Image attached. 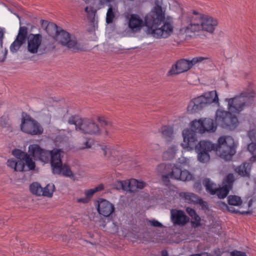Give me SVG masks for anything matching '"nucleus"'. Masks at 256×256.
<instances>
[{
  "instance_id": "53",
  "label": "nucleus",
  "mask_w": 256,
  "mask_h": 256,
  "mask_svg": "<svg viewBox=\"0 0 256 256\" xmlns=\"http://www.w3.org/2000/svg\"><path fill=\"white\" fill-rule=\"evenodd\" d=\"M240 213L242 214H248V212H247V211H242V212H240Z\"/></svg>"
},
{
  "instance_id": "31",
  "label": "nucleus",
  "mask_w": 256,
  "mask_h": 256,
  "mask_svg": "<svg viewBox=\"0 0 256 256\" xmlns=\"http://www.w3.org/2000/svg\"><path fill=\"white\" fill-rule=\"evenodd\" d=\"M30 192L34 194L41 196L42 194V187L38 182H33L31 184L30 186Z\"/></svg>"
},
{
  "instance_id": "12",
  "label": "nucleus",
  "mask_w": 256,
  "mask_h": 256,
  "mask_svg": "<svg viewBox=\"0 0 256 256\" xmlns=\"http://www.w3.org/2000/svg\"><path fill=\"white\" fill-rule=\"evenodd\" d=\"M215 120L216 124L222 127L228 128L230 130H234L238 124L237 117L222 108L218 109L215 115Z\"/></svg>"
},
{
  "instance_id": "47",
  "label": "nucleus",
  "mask_w": 256,
  "mask_h": 256,
  "mask_svg": "<svg viewBox=\"0 0 256 256\" xmlns=\"http://www.w3.org/2000/svg\"><path fill=\"white\" fill-rule=\"evenodd\" d=\"M4 28H0V41L2 42L4 38Z\"/></svg>"
},
{
  "instance_id": "5",
  "label": "nucleus",
  "mask_w": 256,
  "mask_h": 256,
  "mask_svg": "<svg viewBox=\"0 0 256 256\" xmlns=\"http://www.w3.org/2000/svg\"><path fill=\"white\" fill-rule=\"evenodd\" d=\"M26 40L27 50L30 53L36 54L40 51L42 36L39 34H30L28 35V28L23 26L20 27L18 34L10 46V52L12 53L16 52Z\"/></svg>"
},
{
  "instance_id": "16",
  "label": "nucleus",
  "mask_w": 256,
  "mask_h": 256,
  "mask_svg": "<svg viewBox=\"0 0 256 256\" xmlns=\"http://www.w3.org/2000/svg\"><path fill=\"white\" fill-rule=\"evenodd\" d=\"M65 47L73 52H80L86 50L84 46L78 42L75 36L65 32Z\"/></svg>"
},
{
  "instance_id": "33",
  "label": "nucleus",
  "mask_w": 256,
  "mask_h": 256,
  "mask_svg": "<svg viewBox=\"0 0 256 256\" xmlns=\"http://www.w3.org/2000/svg\"><path fill=\"white\" fill-rule=\"evenodd\" d=\"M103 188L104 185L102 184H100L94 188L86 190H85L84 192L86 196L87 197L89 200H90V198H92V196L95 192L100 191L103 190Z\"/></svg>"
},
{
  "instance_id": "7",
  "label": "nucleus",
  "mask_w": 256,
  "mask_h": 256,
  "mask_svg": "<svg viewBox=\"0 0 256 256\" xmlns=\"http://www.w3.org/2000/svg\"><path fill=\"white\" fill-rule=\"evenodd\" d=\"M213 102L220 106L219 99L216 90L206 92L203 95L192 99L188 105L187 110L190 113H194L202 108L207 104Z\"/></svg>"
},
{
  "instance_id": "29",
  "label": "nucleus",
  "mask_w": 256,
  "mask_h": 256,
  "mask_svg": "<svg viewBox=\"0 0 256 256\" xmlns=\"http://www.w3.org/2000/svg\"><path fill=\"white\" fill-rule=\"evenodd\" d=\"M180 196L188 203H194L198 202V199L194 194L190 192H182Z\"/></svg>"
},
{
  "instance_id": "26",
  "label": "nucleus",
  "mask_w": 256,
  "mask_h": 256,
  "mask_svg": "<svg viewBox=\"0 0 256 256\" xmlns=\"http://www.w3.org/2000/svg\"><path fill=\"white\" fill-rule=\"evenodd\" d=\"M204 127V133L208 132H214L216 130V125L214 122L213 120L209 118H202Z\"/></svg>"
},
{
  "instance_id": "18",
  "label": "nucleus",
  "mask_w": 256,
  "mask_h": 256,
  "mask_svg": "<svg viewBox=\"0 0 256 256\" xmlns=\"http://www.w3.org/2000/svg\"><path fill=\"white\" fill-rule=\"evenodd\" d=\"M168 178L178 180L182 181H189L192 178V174L187 170H182V168L173 166L171 172L166 176Z\"/></svg>"
},
{
  "instance_id": "42",
  "label": "nucleus",
  "mask_w": 256,
  "mask_h": 256,
  "mask_svg": "<svg viewBox=\"0 0 256 256\" xmlns=\"http://www.w3.org/2000/svg\"><path fill=\"white\" fill-rule=\"evenodd\" d=\"M92 143L90 142V140L86 139V142L82 144H80L79 146V148L80 149H84L88 148L91 147Z\"/></svg>"
},
{
  "instance_id": "30",
  "label": "nucleus",
  "mask_w": 256,
  "mask_h": 256,
  "mask_svg": "<svg viewBox=\"0 0 256 256\" xmlns=\"http://www.w3.org/2000/svg\"><path fill=\"white\" fill-rule=\"evenodd\" d=\"M0 125L2 128H6L10 132H12L13 130L10 120L7 116H2L0 118Z\"/></svg>"
},
{
  "instance_id": "9",
  "label": "nucleus",
  "mask_w": 256,
  "mask_h": 256,
  "mask_svg": "<svg viewBox=\"0 0 256 256\" xmlns=\"http://www.w3.org/2000/svg\"><path fill=\"white\" fill-rule=\"evenodd\" d=\"M234 182V175L230 174L225 178L222 182V186L220 188H216V184H213L208 178H206L204 180L203 184L206 187L207 192L211 194H216L219 198H224L232 189Z\"/></svg>"
},
{
  "instance_id": "20",
  "label": "nucleus",
  "mask_w": 256,
  "mask_h": 256,
  "mask_svg": "<svg viewBox=\"0 0 256 256\" xmlns=\"http://www.w3.org/2000/svg\"><path fill=\"white\" fill-rule=\"evenodd\" d=\"M97 210L100 215L108 217L114 212V206L106 200L100 199L98 201Z\"/></svg>"
},
{
  "instance_id": "27",
  "label": "nucleus",
  "mask_w": 256,
  "mask_h": 256,
  "mask_svg": "<svg viewBox=\"0 0 256 256\" xmlns=\"http://www.w3.org/2000/svg\"><path fill=\"white\" fill-rule=\"evenodd\" d=\"M190 126L192 130L196 134V132H198L200 134L204 133V127L202 123V118L198 120H192L190 123ZM190 130V128H188Z\"/></svg>"
},
{
  "instance_id": "22",
  "label": "nucleus",
  "mask_w": 256,
  "mask_h": 256,
  "mask_svg": "<svg viewBox=\"0 0 256 256\" xmlns=\"http://www.w3.org/2000/svg\"><path fill=\"white\" fill-rule=\"evenodd\" d=\"M179 150L178 144H167V148L163 154V158L165 160H172L174 158Z\"/></svg>"
},
{
  "instance_id": "11",
  "label": "nucleus",
  "mask_w": 256,
  "mask_h": 256,
  "mask_svg": "<svg viewBox=\"0 0 256 256\" xmlns=\"http://www.w3.org/2000/svg\"><path fill=\"white\" fill-rule=\"evenodd\" d=\"M69 125L74 126L76 130L88 134H95L99 132V128L92 120L82 119L78 116L70 117L68 120Z\"/></svg>"
},
{
  "instance_id": "14",
  "label": "nucleus",
  "mask_w": 256,
  "mask_h": 256,
  "mask_svg": "<svg viewBox=\"0 0 256 256\" xmlns=\"http://www.w3.org/2000/svg\"><path fill=\"white\" fill-rule=\"evenodd\" d=\"M42 28H45L47 34L56 41L58 42L64 46V30L54 23L42 20H40Z\"/></svg>"
},
{
  "instance_id": "28",
  "label": "nucleus",
  "mask_w": 256,
  "mask_h": 256,
  "mask_svg": "<svg viewBox=\"0 0 256 256\" xmlns=\"http://www.w3.org/2000/svg\"><path fill=\"white\" fill-rule=\"evenodd\" d=\"M190 60L192 66L200 64H210L212 63L210 58L208 56H196L194 58Z\"/></svg>"
},
{
  "instance_id": "17",
  "label": "nucleus",
  "mask_w": 256,
  "mask_h": 256,
  "mask_svg": "<svg viewBox=\"0 0 256 256\" xmlns=\"http://www.w3.org/2000/svg\"><path fill=\"white\" fill-rule=\"evenodd\" d=\"M247 136L251 142L248 145V150L252 155L249 160L252 162H256V127H250L248 132Z\"/></svg>"
},
{
  "instance_id": "32",
  "label": "nucleus",
  "mask_w": 256,
  "mask_h": 256,
  "mask_svg": "<svg viewBox=\"0 0 256 256\" xmlns=\"http://www.w3.org/2000/svg\"><path fill=\"white\" fill-rule=\"evenodd\" d=\"M228 203L230 205L240 206L242 204V200L240 196H230L228 198Z\"/></svg>"
},
{
  "instance_id": "48",
  "label": "nucleus",
  "mask_w": 256,
  "mask_h": 256,
  "mask_svg": "<svg viewBox=\"0 0 256 256\" xmlns=\"http://www.w3.org/2000/svg\"><path fill=\"white\" fill-rule=\"evenodd\" d=\"M89 199L86 197V198H79L78 199V202H82V203H87L88 201H89Z\"/></svg>"
},
{
  "instance_id": "44",
  "label": "nucleus",
  "mask_w": 256,
  "mask_h": 256,
  "mask_svg": "<svg viewBox=\"0 0 256 256\" xmlns=\"http://www.w3.org/2000/svg\"><path fill=\"white\" fill-rule=\"evenodd\" d=\"M98 120L100 123L104 125H108L110 124V122L106 120V118L103 116L98 118Z\"/></svg>"
},
{
  "instance_id": "21",
  "label": "nucleus",
  "mask_w": 256,
  "mask_h": 256,
  "mask_svg": "<svg viewBox=\"0 0 256 256\" xmlns=\"http://www.w3.org/2000/svg\"><path fill=\"white\" fill-rule=\"evenodd\" d=\"M170 219L174 224L184 225L188 220L184 212L181 210L172 209L170 210Z\"/></svg>"
},
{
  "instance_id": "24",
  "label": "nucleus",
  "mask_w": 256,
  "mask_h": 256,
  "mask_svg": "<svg viewBox=\"0 0 256 256\" xmlns=\"http://www.w3.org/2000/svg\"><path fill=\"white\" fill-rule=\"evenodd\" d=\"M252 167V164L246 162H244L238 166L234 168V172L238 175L250 178V172Z\"/></svg>"
},
{
  "instance_id": "46",
  "label": "nucleus",
  "mask_w": 256,
  "mask_h": 256,
  "mask_svg": "<svg viewBox=\"0 0 256 256\" xmlns=\"http://www.w3.org/2000/svg\"><path fill=\"white\" fill-rule=\"evenodd\" d=\"M186 211L187 213L191 216V218H193L194 216L196 214L195 210L192 208H187Z\"/></svg>"
},
{
  "instance_id": "40",
  "label": "nucleus",
  "mask_w": 256,
  "mask_h": 256,
  "mask_svg": "<svg viewBox=\"0 0 256 256\" xmlns=\"http://www.w3.org/2000/svg\"><path fill=\"white\" fill-rule=\"evenodd\" d=\"M114 17V14L112 7L109 8L106 12V22L108 24H110L112 22Z\"/></svg>"
},
{
  "instance_id": "25",
  "label": "nucleus",
  "mask_w": 256,
  "mask_h": 256,
  "mask_svg": "<svg viewBox=\"0 0 256 256\" xmlns=\"http://www.w3.org/2000/svg\"><path fill=\"white\" fill-rule=\"evenodd\" d=\"M160 132L162 134V136L168 141L173 138L174 132L172 126H163L160 128Z\"/></svg>"
},
{
  "instance_id": "43",
  "label": "nucleus",
  "mask_w": 256,
  "mask_h": 256,
  "mask_svg": "<svg viewBox=\"0 0 256 256\" xmlns=\"http://www.w3.org/2000/svg\"><path fill=\"white\" fill-rule=\"evenodd\" d=\"M148 222L150 223V224L154 226V227H162L163 226L162 224L160 222H159L158 221L154 220V219H153V220H148Z\"/></svg>"
},
{
  "instance_id": "8",
  "label": "nucleus",
  "mask_w": 256,
  "mask_h": 256,
  "mask_svg": "<svg viewBox=\"0 0 256 256\" xmlns=\"http://www.w3.org/2000/svg\"><path fill=\"white\" fill-rule=\"evenodd\" d=\"M254 94L253 90H249L234 98H226L224 101L228 102L227 108L228 112L234 116L239 114L246 106L247 100L254 96Z\"/></svg>"
},
{
  "instance_id": "15",
  "label": "nucleus",
  "mask_w": 256,
  "mask_h": 256,
  "mask_svg": "<svg viewBox=\"0 0 256 256\" xmlns=\"http://www.w3.org/2000/svg\"><path fill=\"white\" fill-rule=\"evenodd\" d=\"M101 150L107 160L114 165L121 162L122 156L120 152L110 146H102Z\"/></svg>"
},
{
  "instance_id": "52",
  "label": "nucleus",
  "mask_w": 256,
  "mask_h": 256,
  "mask_svg": "<svg viewBox=\"0 0 256 256\" xmlns=\"http://www.w3.org/2000/svg\"><path fill=\"white\" fill-rule=\"evenodd\" d=\"M82 0L84 1V2H85L86 4H88V3L90 2L91 0Z\"/></svg>"
},
{
  "instance_id": "38",
  "label": "nucleus",
  "mask_w": 256,
  "mask_h": 256,
  "mask_svg": "<svg viewBox=\"0 0 256 256\" xmlns=\"http://www.w3.org/2000/svg\"><path fill=\"white\" fill-rule=\"evenodd\" d=\"M246 184L248 186H250L254 188V190L251 194V196L256 197V177L252 178V179H249L246 182Z\"/></svg>"
},
{
  "instance_id": "35",
  "label": "nucleus",
  "mask_w": 256,
  "mask_h": 256,
  "mask_svg": "<svg viewBox=\"0 0 256 256\" xmlns=\"http://www.w3.org/2000/svg\"><path fill=\"white\" fill-rule=\"evenodd\" d=\"M54 185H50V184H48L44 188H42V192H45L44 194H42L41 196H46L48 197H51L52 196V194L54 191Z\"/></svg>"
},
{
  "instance_id": "23",
  "label": "nucleus",
  "mask_w": 256,
  "mask_h": 256,
  "mask_svg": "<svg viewBox=\"0 0 256 256\" xmlns=\"http://www.w3.org/2000/svg\"><path fill=\"white\" fill-rule=\"evenodd\" d=\"M126 192H134L138 189L144 188L146 184L142 181H138L136 179L126 180Z\"/></svg>"
},
{
  "instance_id": "37",
  "label": "nucleus",
  "mask_w": 256,
  "mask_h": 256,
  "mask_svg": "<svg viewBox=\"0 0 256 256\" xmlns=\"http://www.w3.org/2000/svg\"><path fill=\"white\" fill-rule=\"evenodd\" d=\"M126 180H118L116 181L114 184V187L118 190H122L126 191L128 188L126 187Z\"/></svg>"
},
{
  "instance_id": "54",
  "label": "nucleus",
  "mask_w": 256,
  "mask_h": 256,
  "mask_svg": "<svg viewBox=\"0 0 256 256\" xmlns=\"http://www.w3.org/2000/svg\"><path fill=\"white\" fill-rule=\"evenodd\" d=\"M160 166L162 167V168H163L164 167V165L163 164H161Z\"/></svg>"
},
{
  "instance_id": "2",
  "label": "nucleus",
  "mask_w": 256,
  "mask_h": 256,
  "mask_svg": "<svg viewBox=\"0 0 256 256\" xmlns=\"http://www.w3.org/2000/svg\"><path fill=\"white\" fill-rule=\"evenodd\" d=\"M178 12L180 21V32L182 34L205 31L210 34L214 32L218 25V20L210 16L192 10L188 14H184L180 7Z\"/></svg>"
},
{
  "instance_id": "6",
  "label": "nucleus",
  "mask_w": 256,
  "mask_h": 256,
  "mask_svg": "<svg viewBox=\"0 0 256 256\" xmlns=\"http://www.w3.org/2000/svg\"><path fill=\"white\" fill-rule=\"evenodd\" d=\"M214 146L217 156L228 160L236 152L237 142L232 136H223L218 138L217 144H214Z\"/></svg>"
},
{
  "instance_id": "49",
  "label": "nucleus",
  "mask_w": 256,
  "mask_h": 256,
  "mask_svg": "<svg viewBox=\"0 0 256 256\" xmlns=\"http://www.w3.org/2000/svg\"><path fill=\"white\" fill-rule=\"evenodd\" d=\"M228 211L231 212H236V213L238 212V211H235V210H230V208L228 207Z\"/></svg>"
},
{
  "instance_id": "13",
  "label": "nucleus",
  "mask_w": 256,
  "mask_h": 256,
  "mask_svg": "<svg viewBox=\"0 0 256 256\" xmlns=\"http://www.w3.org/2000/svg\"><path fill=\"white\" fill-rule=\"evenodd\" d=\"M20 129L23 132L31 135H40L44 131L40 124L29 116L22 118Z\"/></svg>"
},
{
  "instance_id": "41",
  "label": "nucleus",
  "mask_w": 256,
  "mask_h": 256,
  "mask_svg": "<svg viewBox=\"0 0 256 256\" xmlns=\"http://www.w3.org/2000/svg\"><path fill=\"white\" fill-rule=\"evenodd\" d=\"M65 176H68L72 179L74 178V176L69 167L65 164Z\"/></svg>"
},
{
  "instance_id": "50",
  "label": "nucleus",
  "mask_w": 256,
  "mask_h": 256,
  "mask_svg": "<svg viewBox=\"0 0 256 256\" xmlns=\"http://www.w3.org/2000/svg\"><path fill=\"white\" fill-rule=\"evenodd\" d=\"M162 256H168V253L166 252H162Z\"/></svg>"
},
{
  "instance_id": "51",
  "label": "nucleus",
  "mask_w": 256,
  "mask_h": 256,
  "mask_svg": "<svg viewBox=\"0 0 256 256\" xmlns=\"http://www.w3.org/2000/svg\"><path fill=\"white\" fill-rule=\"evenodd\" d=\"M252 204V200H250L249 201L248 204V208H250V207L251 206Z\"/></svg>"
},
{
  "instance_id": "10",
  "label": "nucleus",
  "mask_w": 256,
  "mask_h": 256,
  "mask_svg": "<svg viewBox=\"0 0 256 256\" xmlns=\"http://www.w3.org/2000/svg\"><path fill=\"white\" fill-rule=\"evenodd\" d=\"M152 8L143 18L140 15L136 14H128L126 17V24L130 30L133 33L140 32L142 29L146 26V32L148 34V30L150 25L148 23L150 16H152Z\"/></svg>"
},
{
  "instance_id": "1",
  "label": "nucleus",
  "mask_w": 256,
  "mask_h": 256,
  "mask_svg": "<svg viewBox=\"0 0 256 256\" xmlns=\"http://www.w3.org/2000/svg\"><path fill=\"white\" fill-rule=\"evenodd\" d=\"M60 150L54 149L48 151L42 148L38 145L34 144L28 146V154L19 149H14L12 151V155L16 159L12 158L8 160L7 166L16 172L25 171V164L28 170H33L36 167L35 162L32 160L30 155L35 160H39L44 162H48L50 157V164L52 172L54 174L64 175V167L60 152Z\"/></svg>"
},
{
  "instance_id": "19",
  "label": "nucleus",
  "mask_w": 256,
  "mask_h": 256,
  "mask_svg": "<svg viewBox=\"0 0 256 256\" xmlns=\"http://www.w3.org/2000/svg\"><path fill=\"white\" fill-rule=\"evenodd\" d=\"M192 67L190 60L180 59L172 66L170 72L171 74H177L186 72Z\"/></svg>"
},
{
  "instance_id": "45",
  "label": "nucleus",
  "mask_w": 256,
  "mask_h": 256,
  "mask_svg": "<svg viewBox=\"0 0 256 256\" xmlns=\"http://www.w3.org/2000/svg\"><path fill=\"white\" fill-rule=\"evenodd\" d=\"M231 256H246L244 252L239 251H233L230 252Z\"/></svg>"
},
{
  "instance_id": "34",
  "label": "nucleus",
  "mask_w": 256,
  "mask_h": 256,
  "mask_svg": "<svg viewBox=\"0 0 256 256\" xmlns=\"http://www.w3.org/2000/svg\"><path fill=\"white\" fill-rule=\"evenodd\" d=\"M84 10L87 14L88 18L94 22H95L96 10L91 6H86Z\"/></svg>"
},
{
  "instance_id": "4",
  "label": "nucleus",
  "mask_w": 256,
  "mask_h": 256,
  "mask_svg": "<svg viewBox=\"0 0 256 256\" xmlns=\"http://www.w3.org/2000/svg\"><path fill=\"white\" fill-rule=\"evenodd\" d=\"M183 142L182 147L188 151L195 150L198 160L201 163H207L210 160L209 152L214 151V144L208 140L198 142L196 135L192 130L184 129L182 132Z\"/></svg>"
},
{
  "instance_id": "36",
  "label": "nucleus",
  "mask_w": 256,
  "mask_h": 256,
  "mask_svg": "<svg viewBox=\"0 0 256 256\" xmlns=\"http://www.w3.org/2000/svg\"><path fill=\"white\" fill-rule=\"evenodd\" d=\"M190 160L185 157H181L178 158L177 163L174 166H178L179 168H182L189 164Z\"/></svg>"
},
{
  "instance_id": "3",
  "label": "nucleus",
  "mask_w": 256,
  "mask_h": 256,
  "mask_svg": "<svg viewBox=\"0 0 256 256\" xmlns=\"http://www.w3.org/2000/svg\"><path fill=\"white\" fill-rule=\"evenodd\" d=\"M150 25L148 34L156 38H166L174 32V18L166 14V8L156 4L152 8V14L148 22Z\"/></svg>"
},
{
  "instance_id": "39",
  "label": "nucleus",
  "mask_w": 256,
  "mask_h": 256,
  "mask_svg": "<svg viewBox=\"0 0 256 256\" xmlns=\"http://www.w3.org/2000/svg\"><path fill=\"white\" fill-rule=\"evenodd\" d=\"M191 223L194 228L200 226L202 225L200 218L196 214L192 218Z\"/></svg>"
}]
</instances>
